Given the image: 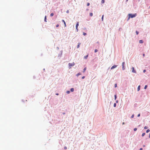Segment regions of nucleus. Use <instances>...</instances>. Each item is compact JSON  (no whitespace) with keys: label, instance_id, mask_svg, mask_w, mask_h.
<instances>
[{"label":"nucleus","instance_id":"1","mask_svg":"<svg viewBox=\"0 0 150 150\" xmlns=\"http://www.w3.org/2000/svg\"><path fill=\"white\" fill-rule=\"evenodd\" d=\"M137 13H136L134 14H129V18L128 20H129L130 18H133L136 17V16H137Z\"/></svg>","mask_w":150,"mask_h":150},{"label":"nucleus","instance_id":"2","mask_svg":"<svg viewBox=\"0 0 150 150\" xmlns=\"http://www.w3.org/2000/svg\"><path fill=\"white\" fill-rule=\"evenodd\" d=\"M75 65V64L74 62H72V63H69V66L71 67Z\"/></svg>","mask_w":150,"mask_h":150},{"label":"nucleus","instance_id":"3","mask_svg":"<svg viewBox=\"0 0 150 150\" xmlns=\"http://www.w3.org/2000/svg\"><path fill=\"white\" fill-rule=\"evenodd\" d=\"M132 72L134 73H136V71H135L134 70V67H132Z\"/></svg>","mask_w":150,"mask_h":150},{"label":"nucleus","instance_id":"4","mask_svg":"<svg viewBox=\"0 0 150 150\" xmlns=\"http://www.w3.org/2000/svg\"><path fill=\"white\" fill-rule=\"evenodd\" d=\"M79 22H77L76 23V29L77 31H78V27L79 26Z\"/></svg>","mask_w":150,"mask_h":150},{"label":"nucleus","instance_id":"5","mask_svg":"<svg viewBox=\"0 0 150 150\" xmlns=\"http://www.w3.org/2000/svg\"><path fill=\"white\" fill-rule=\"evenodd\" d=\"M116 67H117L116 65H114L111 67V69H113L116 68Z\"/></svg>","mask_w":150,"mask_h":150},{"label":"nucleus","instance_id":"6","mask_svg":"<svg viewBox=\"0 0 150 150\" xmlns=\"http://www.w3.org/2000/svg\"><path fill=\"white\" fill-rule=\"evenodd\" d=\"M62 21L64 22V26L65 27H66V25L65 22L64 20H62Z\"/></svg>","mask_w":150,"mask_h":150},{"label":"nucleus","instance_id":"7","mask_svg":"<svg viewBox=\"0 0 150 150\" xmlns=\"http://www.w3.org/2000/svg\"><path fill=\"white\" fill-rule=\"evenodd\" d=\"M139 43H143V41L142 40H140L139 41Z\"/></svg>","mask_w":150,"mask_h":150},{"label":"nucleus","instance_id":"8","mask_svg":"<svg viewBox=\"0 0 150 150\" xmlns=\"http://www.w3.org/2000/svg\"><path fill=\"white\" fill-rule=\"evenodd\" d=\"M81 44V43H78V45H77V48H79L80 47V45Z\"/></svg>","mask_w":150,"mask_h":150},{"label":"nucleus","instance_id":"9","mask_svg":"<svg viewBox=\"0 0 150 150\" xmlns=\"http://www.w3.org/2000/svg\"><path fill=\"white\" fill-rule=\"evenodd\" d=\"M81 74L80 73H78L76 75V76H78L79 75H80Z\"/></svg>","mask_w":150,"mask_h":150},{"label":"nucleus","instance_id":"10","mask_svg":"<svg viewBox=\"0 0 150 150\" xmlns=\"http://www.w3.org/2000/svg\"><path fill=\"white\" fill-rule=\"evenodd\" d=\"M88 57V54L86 56L84 57V58L85 59H87Z\"/></svg>","mask_w":150,"mask_h":150},{"label":"nucleus","instance_id":"11","mask_svg":"<svg viewBox=\"0 0 150 150\" xmlns=\"http://www.w3.org/2000/svg\"><path fill=\"white\" fill-rule=\"evenodd\" d=\"M140 86H138V88H137L138 91H139L140 90Z\"/></svg>","mask_w":150,"mask_h":150},{"label":"nucleus","instance_id":"12","mask_svg":"<svg viewBox=\"0 0 150 150\" xmlns=\"http://www.w3.org/2000/svg\"><path fill=\"white\" fill-rule=\"evenodd\" d=\"M86 67H85L84 69H83V72H85V71H86Z\"/></svg>","mask_w":150,"mask_h":150},{"label":"nucleus","instance_id":"13","mask_svg":"<svg viewBox=\"0 0 150 150\" xmlns=\"http://www.w3.org/2000/svg\"><path fill=\"white\" fill-rule=\"evenodd\" d=\"M70 90L71 92H73L74 91V89L73 88H71V89Z\"/></svg>","mask_w":150,"mask_h":150},{"label":"nucleus","instance_id":"14","mask_svg":"<svg viewBox=\"0 0 150 150\" xmlns=\"http://www.w3.org/2000/svg\"><path fill=\"white\" fill-rule=\"evenodd\" d=\"M105 2V0H102L101 1V3L102 4L104 3Z\"/></svg>","mask_w":150,"mask_h":150},{"label":"nucleus","instance_id":"15","mask_svg":"<svg viewBox=\"0 0 150 150\" xmlns=\"http://www.w3.org/2000/svg\"><path fill=\"white\" fill-rule=\"evenodd\" d=\"M90 16H92L93 15V13H90Z\"/></svg>","mask_w":150,"mask_h":150},{"label":"nucleus","instance_id":"16","mask_svg":"<svg viewBox=\"0 0 150 150\" xmlns=\"http://www.w3.org/2000/svg\"><path fill=\"white\" fill-rule=\"evenodd\" d=\"M44 21L45 22H47V21H46V16H45V20H44Z\"/></svg>","mask_w":150,"mask_h":150},{"label":"nucleus","instance_id":"17","mask_svg":"<svg viewBox=\"0 0 150 150\" xmlns=\"http://www.w3.org/2000/svg\"><path fill=\"white\" fill-rule=\"evenodd\" d=\"M150 131V130L149 129H148L147 130H146V133H148Z\"/></svg>","mask_w":150,"mask_h":150},{"label":"nucleus","instance_id":"18","mask_svg":"<svg viewBox=\"0 0 150 150\" xmlns=\"http://www.w3.org/2000/svg\"><path fill=\"white\" fill-rule=\"evenodd\" d=\"M145 133H143L142 134V136L143 137L144 135H145Z\"/></svg>","mask_w":150,"mask_h":150},{"label":"nucleus","instance_id":"19","mask_svg":"<svg viewBox=\"0 0 150 150\" xmlns=\"http://www.w3.org/2000/svg\"><path fill=\"white\" fill-rule=\"evenodd\" d=\"M124 64H125V62H123L122 63V66H124Z\"/></svg>","mask_w":150,"mask_h":150},{"label":"nucleus","instance_id":"20","mask_svg":"<svg viewBox=\"0 0 150 150\" xmlns=\"http://www.w3.org/2000/svg\"><path fill=\"white\" fill-rule=\"evenodd\" d=\"M53 15H54V14L53 13H52L50 14L51 16H53Z\"/></svg>","mask_w":150,"mask_h":150},{"label":"nucleus","instance_id":"21","mask_svg":"<svg viewBox=\"0 0 150 150\" xmlns=\"http://www.w3.org/2000/svg\"><path fill=\"white\" fill-rule=\"evenodd\" d=\"M122 69L123 70H124L125 69V67L124 66H122Z\"/></svg>","mask_w":150,"mask_h":150},{"label":"nucleus","instance_id":"22","mask_svg":"<svg viewBox=\"0 0 150 150\" xmlns=\"http://www.w3.org/2000/svg\"><path fill=\"white\" fill-rule=\"evenodd\" d=\"M98 51V50L97 49H95V53L97 52Z\"/></svg>","mask_w":150,"mask_h":150},{"label":"nucleus","instance_id":"23","mask_svg":"<svg viewBox=\"0 0 150 150\" xmlns=\"http://www.w3.org/2000/svg\"><path fill=\"white\" fill-rule=\"evenodd\" d=\"M103 16H104V15H103L102 16V21H103Z\"/></svg>","mask_w":150,"mask_h":150},{"label":"nucleus","instance_id":"24","mask_svg":"<svg viewBox=\"0 0 150 150\" xmlns=\"http://www.w3.org/2000/svg\"><path fill=\"white\" fill-rule=\"evenodd\" d=\"M83 35H84L85 36V35H86V33H83Z\"/></svg>","mask_w":150,"mask_h":150},{"label":"nucleus","instance_id":"25","mask_svg":"<svg viewBox=\"0 0 150 150\" xmlns=\"http://www.w3.org/2000/svg\"><path fill=\"white\" fill-rule=\"evenodd\" d=\"M117 98V96L116 95H115V100Z\"/></svg>","mask_w":150,"mask_h":150},{"label":"nucleus","instance_id":"26","mask_svg":"<svg viewBox=\"0 0 150 150\" xmlns=\"http://www.w3.org/2000/svg\"><path fill=\"white\" fill-rule=\"evenodd\" d=\"M147 128H148V127H146V126H145V127H144V129H147Z\"/></svg>","mask_w":150,"mask_h":150},{"label":"nucleus","instance_id":"27","mask_svg":"<svg viewBox=\"0 0 150 150\" xmlns=\"http://www.w3.org/2000/svg\"><path fill=\"white\" fill-rule=\"evenodd\" d=\"M147 85L145 86L144 87V89H146V88H147Z\"/></svg>","mask_w":150,"mask_h":150},{"label":"nucleus","instance_id":"28","mask_svg":"<svg viewBox=\"0 0 150 150\" xmlns=\"http://www.w3.org/2000/svg\"><path fill=\"white\" fill-rule=\"evenodd\" d=\"M70 91H67V93H70Z\"/></svg>","mask_w":150,"mask_h":150},{"label":"nucleus","instance_id":"29","mask_svg":"<svg viewBox=\"0 0 150 150\" xmlns=\"http://www.w3.org/2000/svg\"><path fill=\"white\" fill-rule=\"evenodd\" d=\"M137 129V128H135L134 129V131H136Z\"/></svg>","mask_w":150,"mask_h":150},{"label":"nucleus","instance_id":"30","mask_svg":"<svg viewBox=\"0 0 150 150\" xmlns=\"http://www.w3.org/2000/svg\"><path fill=\"white\" fill-rule=\"evenodd\" d=\"M136 34L137 35H138V33H139V32L138 31H136Z\"/></svg>","mask_w":150,"mask_h":150},{"label":"nucleus","instance_id":"31","mask_svg":"<svg viewBox=\"0 0 150 150\" xmlns=\"http://www.w3.org/2000/svg\"><path fill=\"white\" fill-rule=\"evenodd\" d=\"M116 106V104L115 103L114 104V107H115Z\"/></svg>","mask_w":150,"mask_h":150},{"label":"nucleus","instance_id":"32","mask_svg":"<svg viewBox=\"0 0 150 150\" xmlns=\"http://www.w3.org/2000/svg\"><path fill=\"white\" fill-rule=\"evenodd\" d=\"M87 6H89L90 5V4L89 3H88L87 4Z\"/></svg>","mask_w":150,"mask_h":150},{"label":"nucleus","instance_id":"33","mask_svg":"<svg viewBox=\"0 0 150 150\" xmlns=\"http://www.w3.org/2000/svg\"><path fill=\"white\" fill-rule=\"evenodd\" d=\"M134 115H133L132 116H131V118H132L134 117Z\"/></svg>","mask_w":150,"mask_h":150},{"label":"nucleus","instance_id":"34","mask_svg":"<svg viewBox=\"0 0 150 150\" xmlns=\"http://www.w3.org/2000/svg\"><path fill=\"white\" fill-rule=\"evenodd\" d=\"M59 24H57V25H56V27H59Z\"/></svg>","mask_w":150,"mask_h":150},{"label":"nucleus","instance_id":"35","mask_svg":"<svg viewBox=\"0 0 150 150\" xmlns=\"http://www.w3.org/2000/svg\"><path fill=\"white\" fill-rule=\"evenodd\" d=\"M69 10H67L66 12L67 13H69Z\"/></svg>","mask_w":150,"mask_h":150},{"label":"nucleus","instance_id":"36","mask_svg":"<svg viewBox=\"0 0 150 150\" xmlns=\"http://www.w3.org/2000/svg\"><path fill=\"white\" fill-rule=\"evenodd\" d=\"M85 76H83L82 78V79H84V78H85Z\"/></svg>","mask_w":150,"mask_h":150},{"label":"nucleus","instance_id":"37","mask_svg":"<svg viewBox=\"0 0 150 150\" xmlns=\"http://www.w3.org/2000/svg\"><path fill=\"white\" fill-rule=\"evenodd\" d=\"M117 87V84H115V87Z\"/></svg>","mask_w":150,"mask_h":150},{"label":"nucleus","instance_id":"38","mask_svg":"<svg viewBox=\"0 0 150 150\" xmlns=\"http://www.w3.org/2000/svg\"><path fill=\"white\" fill-rule=\"evenodd\" d=\"M64 149H67V147L66 146H65L64 147Z\"/></svg>","mask_w":150,"mask_h":150},{"label":"nucleus","instance_id":"39","mask_svg":"<svg viewBox=\"0 0 150 150\" xmlns=\"http://www.w3.org/2000/svg\"><path fill=\"white\" fill-rule=\"evenodd\" d=\"M145 71H146V70H143V72H144V73H145Z\"/></svg>","mask_w":150,"mask_h":150},{"label":"nucleus","instance_id":"40","mask_svg":"<svg viewBox=\"0 0 150 150\" xmlns=\"http://www.w3.org/2000/svg\"><path fill=\"white\" fill-rule=\"evenodd\" d=\"M140 116V114H139L137 116H138V117H139V116Z\"/></svg>","mask_w":150,"mask_h":150},{"label":"nucleus","instance_id":"41","mask_svg":"<svg viewBox=\"0 0 150 150\" xmlns=\"http://www.w3.org/2000/svg\"><path fill=\"white\" fill-rule=\"evenodd\" d=\"M142 150V148H140V150Z\"/></svg>","mask_w":150,"mask_h":150},{"label":"nucleus","instance_id":"42","mask_svg":"<svg viewBox=\"0 0 150 150\" xmlns=\"http://www.w3.org/2000/svg\"><path fill=\"white\" fill-rule=\"evenodd\" d=\"M143 57H144V56H145V54H143Z\"/></svg>","mask_w":150,"mask_h":150},{"label":"nucleus","instance_id":"43","mask_svg":"<svg viewBox=\"0 0 150 150\" xmlns=\"http://www.w3.org/2000/svg\"><path fill=\"white\" fill-rule=\"evenodd\" d=\"M56 95H59V94L58 93H56Z\"/></svg>","mask_w":150,"mask_h":150},{"label":"nucleus","instance_id":"44","mask_svg":"<svg viewBox=\"0 0 150 150\" xmlns=\"http://www.w3.org/2000/svg\"><path fill=\"white\" fill-rule=\"evenodd\" d=\"M125 124V123L124 122H123V123H122V124L123 125V124Z\"/></svg>","mask_w":150,"mask_h":150},{"label":"nucleus","instance_id":"45","mask_svg":"<svg viewBox=\"0 0 150 150\" xmlns=\"http://www.w3.org/2000/svg\"><path fill=\"white\" fill-rule=\"evenodd\" d=\"M149 137L150 138V134H149Z\"/></svg>","mask_w":150,"mask_h":150},{"label":"nucleus","instance_id":"46","mask_svg":"<svg viewBox=\"0 0 150 150\" xmlns=\"http://www.w3.org/2000/svg\"><path fill=\"white\" fill-rule=\"evenodd\" d=\"M116 102H117V101Z\"/></svg>","mask_w":150,"mask_h":150}]
</instances>
